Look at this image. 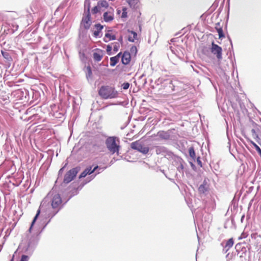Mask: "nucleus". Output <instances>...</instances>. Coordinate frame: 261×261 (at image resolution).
<instances>
[{"mask_svg": "<svg viewBox=\"0 0 261 261\" xmlns=\"http://www.w3.org/2000/svg\"><path fill=\"white\" fill-rule=\"evenodd\" d=\"M119 44H115L113 47V50L115 52H117L119 49Z\"/></svg>", "mask_w": 261, "mask_h": 261, "instance_id": "nucleus-37", "label": "nucleus"}, {"mask_svg": "<svg viewBox=\"0 0 261 261\" xmlns=\"http://www.w3.org/2000/svg\"><path fill=\"white\" fill-rule=\"evenodd\" d=\"M49 217L50 216H48L47 218H43V212L42 213L41 215V219L40 220V224L39 225L40 228H44L47 226V224L48 223V222L50 221V219H48Z\"/></svg>", "mask_w": 261, "mask_h": 261, "instance_id": "nucleus-12", "label": "nucleus"}, {"mask_svg": "<svg viewBox=\"0 0 261 261\" xmlns=\"http://www.w3.org/2000/svg\"><path fill=\"white\" fill-rule=\"evenodd\" d=\"M112 49V46L110 45H108L107 46V51L109 53V52H111Z\"/></svg>", "mask_w": 261, "mask_h": 261, "instance_id": "nucleus-40", "label": "nucleus"}, {"mask_svg": "<svg viewBox=\"0 0 261 261\" xmlns=\"http://www.w3.org/2000/svg\"><path fill=\"white\" fill-rule=\"evenodd\" d=\"M2 54L3 57L6 60L10 61L11 59V58L8 52L2 51Z\"/></svg>", "mask_w": 261, "mask_h": 261, "instance_id": "nucleus-28", "label": "nucleus"}, {"mask_svg": "<svg viewBox=\"0 0 261 261\" xmlns=\"http://www.w3.org/2000/svg\"><path fill=\"white\" fill-rule=\"evenodd\" d=\"M95 27L96 28L97 31H99V32L103 29V25H101L99 23L96 24L95 25Z\"/></svg>", "mask_w": 261, "mask_h": 261, "instance_id": "nucleus-34", "label": "nucleus"}, {"mask_svg": "<svg viewBox=\"0 0 261 261\" xmlns=\"http://www.w3.org/2000/svg\"><path fill=\"white\" fill-rule=\"evenodd\" d=\"M118 62V60L117 59V58L115 57L110 58V65L112 67H114V66H115Z\"/></svg>", "mask_w": 261, "mask_h": 261, "instance_id": "nucleus-27", "label": "nucleus"}, {"mask_svg": "<svg viewBox=\"0 0 261 261\" xmlns=\"http://www.w3.org/2000/svg\"><path fill=\"white\" fill-rule=\"evenodd\" d=\"M29 232L30 234H33V240L35 241V242L32 243L31 241H29L28 243L27 248L25 251L30 255H32L37 245L38 241L39 240L38 236L41 233V231H40L39 229H29Z\"/></svg>", "mask_w": 261, "mask_h": 261, "instance_id": "nucleus-2", "label": "nucleus"}, {"mask_svg": "<svg viewBox=\"0 0 261 261\" xmlns=\"http://www.w3.org/2000/svg\"><path fill=\"white\" fill-rule=\"evenodd\" d=\"M155 151L157 154H162L164 155L169 154L167 149L164 146L156 147Z\"/></svg>", "mask_w": 261, "mask_h": 261, "instance_id": "nucleus-13", "label": "nucleus"}, {"mask_svg": "<svg viewBox=\"0 0 261 261\" xmlns=\"http://www.w3.org/2000/svg\"><path fill=\"white\" fill-rule=\"evenodd\" d=\"M130 51H132V53H135V54L137 53V48L136 46H133L132 47L131 49H130Z\"/></svg>", "mask_w": 261, "mask_h": 261, "instance_id": "nucleus-39", "label": "nucleus"}, {"mask_svg": "<svg viewBox=\"0 0 261 261\" xmlns=\"http://www.w3.org/2000/svg\"><path fill=\"white\" fill-rule=\"evenodd\" d=\"M115 57L117 58V59L119 60L121 56V53H119V54H118L116 56H114Z\"/></svg>", "mask_w": 261, "mask_h": 261, "instance_id": "nucleus-41", "label": "nucleus"}, {"mask_svg": "<svg viewBox=\"0 0 261 261\" xmlns=\"http://www.w3.org/2000/svg\"><path fill=\"white\" fill-rule=\"evenodd\" d=\"M14 256L13 255V257H12V258L11 259V261H13L14 260Z\"/></svg>", "mask_w": 261, "mask_h": 261, "instance_id": "nucleus-45", "label": "nucleus"}, {"mask_svg": "<svg viewBox=\"0 0 261 261\" xmlns=\"http://www.w3.org/2000/svg\"><path fill=\"white\" fill-rule=\"evenodd\" d=\"M90 3L88 2L87 12L83 16L81 23V26H82L86 30H88L92 23L91 15L90 14Z\"/></svg>", "mask_w": 261, "mask_h": 261, "instance_id": "nucleus-5", "label": "nucleus"}, {"mask_svg": "<svg viewBox=\"0 0 261 261\" xmlns=\"http://www.w3.org/2000/svg\"><path fill=\"white\" fill-rule=\"evenodd\" d=\"M99 95L104 99H112L118 97V93L115 88L110 86H102L99 90Z\"/></svg>", "mask_w": 261, "mask_h": 261, "instance_id": "nucleus-1", "label": "nucleus"}, {"mask_svg": "<svg viewBox=\"0 0 261 261\" xmlns=\"http://www.w3.org/2000/svg\"><path fill=\"white\" fill-rule=\"evenodd\" d=\"M126 17V12L124 11V9H123L122 17Z\"/></svg>", "mask_w": 261, "mask_h": 261, "instance_id": "nucleus-42", "label": "nucleus"}, {"mask_svg": "<svg viewBox=\"0 0 261 261\" xmlns=\"http://www.w3.org/2000/svg\"><path fill=\"white\" fill-rule=\"evenodd\" d=\"M115 39L116 37L114 35H112L109 33H107L105 34L103 40L105 42H108L110 40H114Z\"/></svg>", "mask_w": 261, "mask_h": 261, "instance_id": "nucleus-20", "label": "nucleus"}, {"mask_svg": "<svg viewBox=\"0 0 261 261\" xmlns=\"http://www.w3.org/2000/svg\"><path fill=\"white\" fill-rule=\"evenodd\" d=\"M130 54L128 51H124L121 57V62L124 65H127L130 61Z\"/></svg>", "mask_w": 261, "mask_h": 261, "instance_id": "nucleus-11", "label": "nucleus"}, {"mask_svg": "<svg viewBox=\"0 0 261 261\" xmlns=\"http://www.w3.org/2000/svg\"><path fill=\"white\" fill-rule=\"evenodd\" d=\"M110 10L111 11L106 12L103 15V19L106 22H110L114 19V10L112 8H110Z\"/></svg>", "mask_w": 261, "mask_h": 261, "instance_id": "nucleus-9", "label": "nucleus"}, {"mask_svg": "<svg viewBox=\"0 0 261 261\" xmlns=\"http://www.w3.org/2000/svg\"><path fill=\"white\" fill-rule=\"evenodd\" d=\"M130 33L133 35V36H129L128 38V40L129 42H134L135 40L137 38V34L134 31H131Z\"/></svg>", "mask_w": 261, "mask_h": 261, "instance_id": "nucleus-23", "label": "nucleus"}, {"mask_svg": "<svg viewBox=\"0 0 261 261\" xmlns=\"http://www.w3.org/2000/svg\"><path fill=\"white\" fill-rule=\"evenodd\" d=\"M49 198L51 199V206L53 208H57L61 205L62 199L59 194L54 191H50L45 198L46 199Z\"/></svg>", "mask_w": 261, "mask_h": 261, "instance_id": "nucleus-4", "label": "nucleus"}, {"mask_svg": "<svg viewBox=\"0 0 261 261\" xmlns=\"http://www.w3.org/2000/svg\"><path fill=\"white\" fill-rule=\"evenodd\" d=\"M79 169L77 168H74L70 170L64 175L63 182L65 184H68L76 176Z\"/></svg>", "mask_w": 261, "mask_h": 261, "instance_id": "nucleus-7", "label": "nucleus"}, {"mask_svg": "<svg viewBox=\"0 0 261 261\" xmlns=\"http://www.w3.org/2000/svg\"><path fill=\"white\" fill-rule=\"evenodd\" d=\"M189 155L192 158H195V152L193 147H190L189 150Z\"/></svg>", "mask_w": 261, "mask_h": 261, "instance_id": "nucleus-29", "label": "nucleus"}, {"mask_svg": "<svg viewBox=\"0 0 261 261\" xmlns=\"http://www.w3.org/2000/svg\"><path fill=\"white\" fill-rule=\"evenodd\" d=\"M197 162L201 166V162L200 161L199 158L197 159Z\"/></svg>", "mask_w": 261, "mask_h": 261, "instance_id": "nucleus-43", "label": "nucleus"}, {"mask_svg": "<svg viewBox=\"0 0 261 261\" xmlns=\"http://www.w3.org/2000/svg\"><path fill=\"white\" fill-rule=\"evenodd\" d=\"M217 25H220V23L218 22L216 24L215 29L217 30L218 35H219V38L222 39L223 38L225 37L224 34L223 32L222 28L221 27L217 28Z\"/></svg>", "mask_w": 261, "mask_h": 261, "instance_id": "nucleus-18", "label": "nucleus"}, {"mask_svg": "<svg viewBox=\"0 0 261 261\" xmlns=\"http://www.w3.org/2000/svg\"><path fill=\"white\" fill-rule=\"evenodd\" d=\"M199 231H197V229H196V235H197V239H198V240L199 241V240L202 237V234H201V229H198Z\"/></svg>", "mask_w": 261, "mask_h": 261, "instance_id": "nucleus-32", "label": "nucleus"}, {"mask_svg": "<svg viewBox=\"0 0 261 261\" xmlns=\"http://www.w3.org/2000/svg\"><path fill=\"white\" fill-rule=\"evenodd\" d=\"M157 136L161 139L168 140L170 138V135L168 132L160 131L158 133Z\"/></svg>", "mask_w": 261, "mask_h": 261, "instance_id": "nucleus-15", "label": "nucleus"}, {"mask_svg": "<svg viewBox=\"0 0 261 261\" xmlns=\"http://www.w3.org/2000/svg\"><path fill=\"white\" fill-rule=\"evenodd\" d=\"M87 72H86V78L89 81L92 79V70L90 66H88L86 68Z\"/></svg>", "mask_w": 261, "mask_h": 261, "instance_id": "nucleus-22", "label": "nucleus"}, {"mask_svg": "<svg viewBox=\"0 0 261 261\" xmlns=\"http://www.w3.org/2000/svg\"><path fill=\"white\" fill-rule=\"evenodd\" d=\"M208 188L206 186V182L205 180H204L202 183V184L200 185L198 188V191L200 193L204 194L207 191Z\"/></svg>", "mask_w": 261, "mask_h": 261, "instance_id": "nucleus-17", "label": "nucleus"}, {"mask_svg": "<svg viewBox=\"0 0 261 261\" xmlns=\"http://www.w3.org/2000/svg\"><path fill=\"white\" fill-rule=\"evenodd\" d=\"M169 87L171 88V90L169 91V92H172L176 91V92H179L178 86L176 85L175 83H173L172 81H170L169 82Z\"/></svg>", "mask_w": 261, "mask_h": 261, "instance_id": "nucleus-16", "label": "nucleus"}, {"mask_svg": "<svg viewBox=\"0 0 261 261\" xmlns=\"http://www.w3.org/2000/svg\"><path fill=\"white\" fill-rule=\"evenodd\" d=\"M103 56V51L100 49L97 48L93 53V58L95 61H100Z\"/></svg>", "mask_w": 261, "mask_h": 261, "instance_id": "nucleus-10", "label": "nucleus"}, {"mask_svg": "<svg viewBox=\"0 0 261 261\" xmlns=\"http://www.w3.org/2000/svg\"><path fill=\"white\" fill-rule=\"evenodd\" d=\"M29 257L27 255H22L19 261H29Z\"/></svg>", "mask_w": 261, "mask_h": 261, "instance_id": "nucleus-31", "label": "nucleus"}, {"mask_svg": "<svg viewBox=\"0 0 261 261\" xmlns=\"http://www.w3.org/2000/svg\"><path fill=\"white\" fill-rule=\"evenodd\" d=\"M251 134L253 138H258V135L257 134L255 129L253 128L251 129Z\"/></svg>", "mask_w": 261, "mask_h": 261, "instance_id": "nucleus-35", "label": "nucleus"}, {"mask_svg": "<svg viewBox=\"0 0 261 261\" xmlns=\"http://www.w3.org/2000/svg\"><path fill=\"white\" fill-rule=\"evenodd\" d=\"M97 169H98V172L92 177V179L94 178L96 174H99L102 172L103 169L100 168H99L98 166H96L93 169H92V167H91V171L92 173H94ZM91 179L92 178L89 179V181L91 180Z\"/></svg>", "mask_w": 261, "mask_h": 261, "instance_id": "nucleus-24", "label": "nucleus"}, {"mask_svg": "<svg viewBox=\"0 0 261 261\" xmlns=\"http://www.w3.org/2000/svg\"><path fill=\"white\" fill-rule=\"evenodd\" d=\"M129 84L127 82L126 83H124L122 85V88L124 89V90H127V89H128L129 87Z\"/></svg>", "mask_w": 261, "mask_h": 261, "instance_id": "nucleus-33", "label": "nucleus"}, {"mask_svg": "<svg viewBox=\"0 0 261 261\" xmlns=\"http://www.w3.org/2000/svg\"><path fill=\"white\" fill-rule=\"evenodd\" d=\"M211 52L216 55L217 58L218 60H221L222 59V49L221 47L219 46L217 44L212 42V47L211 48Z\"/></svg>", "mask_w": 261, "mask_h": 261, "instance_id": "nucleus-8", "label": "nucleus"}, {"mask_svg": "<svg viewBox=\"0 0 261 261\" xmlns=\"http://www.w3.org/2000/svg\"><path fill=\"white\" fill-rule=\"evenodd\" d=\"M99 32H100L99 31H95L93 32V36H94V37L97 38L99 36Z\"/></svg>", "mask_w": 261, "mask_h": 261, "instance_id": "nucleus-38", "label": "nucleus"}, {"mask_svg": "<svg viewBox=\"0 0 261 261\" xmlns=\"http://www.w3.org/2000/svg\"><path fill=\"white\" fill-rule=\"evenodd\" d=\"M101 10L100 8V7L97 5V6H95L92 9V14H96L98 12L100 11Z\"/></svg>", "mask_w": 261, "mask_h": 261, "instance_id": "nucleus-30", "label": "nucleus"}, {"mask_svg": "<svg viewBox=\"0 0 261 261\" xmlns=\"http://www.w3.org/2000/svg\"><path fill=\"white\" fill-rule=\"evenodd\" d=\"M221 27L220 25H217V28Z\"/></svg>", "mask_w": 261, "mask_h": 261, "instance_id": "nucleus-46", "label": "nucleus"}, {"mask_svg": "<svg viewBox=\"0 0 261 261\" xmlns=\"http://www.w3.org/2000/svg\"><path fill=\"white\" fill-rule=\"evenodd\" d=\"M247 236H248V234H246V233H245V232H243L242 233V234H241V236L238 237V239L239 240H241L242 239L246 238L247 237Z\"/></svg>", "mask_w": 261, "mask_h": 261, "instance_id": "nucleus-36", "label": "nucleus"}, {"mask_svg": "<svg viewBox=\"0 0 261 261\" xmlns=\"http://www.w3.org/2000/svg\"><path fill=\"white\" fill-rule=\"evenodd\" d=\"M40 209H39L37 212V214H36L35 216L34 217L32 223H31V226L29 228H32L35 222H36V220L37 219L39 215H40Z\"/></svg>", "mask_w": 261, "mask_h": 261, "instance_id": "nucleus-26", "label": "nucleus"}, {"mask_svg": "<svg viewBox=\"0 0 261 261\" xmlns=\"http://www.w3.org/2000/svg\"><path fill=\"white\" fill-rule=\"evenodd\" d=\"M116 139L119 142L118 139L116 137H109L106 141V146L108 150L112 153L114 154L117 153L119 154V150L120 149V145L117 143Z\"/></svg>", "mask_w": 261, "mask_h": 261, "instance_id": "nucleus-3", "label": "nucleus"}, {"mask_svg": "<svg viewBox=\"0 0 261 261\" xmlns=\"http://www.w3.org/2000/svg\"><path fill=\"white\" fill-rule=\"evenodd\" d=\"M97 5L100 7L101 10L102 8H107L109 7V4L107 1L105 0H101L98 2Z\"/></svg>", "mask_w": 261, "mask_h": 261, "instance_id": "nucleus-21", "label": "nucleus"}, {"mask_svg": "<svg viewBox=\"0 0 261 261\" xmlns=\"http://www.w3.org/2000/svg\"><path fill=\"white\" fill-rule=\"evenodd\" d=\"M233 245V240L232 238L229 239L226 243V244L223 249V251L226 253Z\"/></svg>", "mask_w": 261, "mask_h": 261, "instance_id": "nucleus-14", "label": "nucleus"}, {"mask_svg": "<svg viewBox=\"0 0 261 261\" xmlns=\"http://www.w3.org/2000/svg\"><path fill=\"white\" fill-rule=\"evenodd\" d=\"M63 169H64V167H63L61 169H60V170H59V173H61V172H62L63 170Z\"/></svg>", "mask_w": 261, "mask_h": 261, "instance_id": "nucleus-44", "label": "nucleus"}, {"mask_svg": "<svg viewBox=\"0 0 261 261\" xmlns=\"http://www.w3.org/2000/svg\"><path fill=\"white\" fill-rule=\"evenodd\" d=\"M91 167H89L85 169L80 174L79 178H83L86 177L87 175H90L91 174Z\"/></svg>", "mask_w": 261, "mask_h": 261, "instance_id": "nucleus-19", "label": "nucleus"}, {"mask_svg": "<svg viewBox=\"0 0 261 261\" xmlns=\"http://www.w3.org/2000/svg\"><path fill=\"white\" fill-rule=\"evenodd\" d=\"M130 147L132 149L136 150L144 154H146L149 150L148 147L145 146L139 141H136L132 143Z\"/></svg>", "mask_w": 261, "mask_h": 261, "instance_id": "nucleus-6", "label": "nucleus"}, {"mask_svg": "<svg viewBox=\"0 0 261 261\" xmlns=\"http://www.w3.org/2000/svg\"><path fill=\"white\" fill-rule=\"evenodd\" d=\"M127 3L131 8H135L138 2V0H126Z\"/></svg>", "mask_w": 261, "mask_h": 261, "instance_id": "nucleus-25", "label": "nucleus"}]
</instances>
